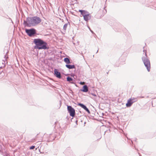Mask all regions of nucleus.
Returning <instances> with one entry per match:
<instances>
[{
    "label": "nucleus",
    "mask_w": 156,
    "mask_h": 156,
    "mask_svg": "<svg viewBox=\"0 0 156 156\" xmlns=\"http://www.w3.org/2000/svg\"><path fill=\"white\" fill-rule=\"evenodd\" d=\"M82 16H83L84 20L86 22H88L91 18V15L88 12H87Z\"/></svg>",
    "instance_id": "423d86ee"
},
{
    "label": "nucleus",
    "mask_w": 156,
    "mask_h": 156,
    "mask_svg": "<svg viewBox=\"0 0 156 156\" xmlns=\"http://www.w3.org/2000/svg\"><path fill=\"white\" fill-rule=\"evenodd\" d=\"M79 12H80L81 15L83 16L86 13V12H87V11H86L84 10H79Z\"/></svg>",
    "instance_id": "2eb2a0df"
},
{
    "label": "nucleus",
    "mask_w": 156,
    "mask_h": 156,
    "mask_svg": "<svg viewBox=\"0 0 156 156\" xmlns=\"http://www.w3.org/2000/svg\"><path fill=\"white\" fill-rule=\"evenodd\" d=\"M98 50H97V52H96V53H98Z\"/></svg>",
    "instance_id": "4be33fe9"
},
{
    "label": "nucleus",
    "mask_w": 156,
    "mask_h": 156,
    "mask_svg": "<svg viewBox=\"0 0 156 156\" xmlns=\"http://www.w3.org/2000/svg\"><path fill=\"white\" fill-rule=\"evenodd\" d=\"M34 148H35V146H32L30 147V149H33Z\"/></svg>",
    "instance_id": "f3484780"
},
{
    "label": "nucleus",
    "mask_w": 156,
    "mask_h": 156,
    "mask_svg": "<svg viewBox=\"0 0 156 156\" xmlns=\"http://www.w3.org/2000/svg\"><path fill=\"white\" fill-rule=\"evenodd\" d=\"M81 91L84 92H87L88 91V88L86 85H84L83 87V89L81 90Z\"/></svg>",
    "instance_id": "1a4fd4ad"
},
{
    "label": "nucleus",
    "mask_w": 156,
    "mask_h": 156,
    "mask_svg": "<svg viewBox=\"0 0 156 156\" xmlns=\"http://www.w3.org/2000/svg\"><path fill=\"white\" fill-rule=\"evenodd\" d=\"M78 105L81 107L82 108H83L86 111H87L88 113H90V112L88 109L87 107L84 105L81 104L79 103Z\"/></svg>",
    "instance_id": "6e6552de"
},
{
    "label": "nucleus",
    "mask_w": 156,
    "mask_h": 156,
    "mask_svg": "<svg viewBox=\"0 0 156 156\" xmlns=\"http://www.w3.org/2000/svg\"><path fill=\"white\" fill-rule=\"evenodd\" d=\"M41 21V19L37 16L28 17L27 19V21L24 20L23 25L25 27H33L38 25Z\"/></svg>",
    "instance_id": "f257e3e1"
},
{
    "label": "nucleus",
    "mask_w": 156,
    "mask_h": 156,
    "mask_svg": "<svg viewBox=\"0 0 156 156\" xmlns=\"http://www.w3.org/2000/svg\"><path fill=\"white\" fill-rule=\"evenodd\" d=\"M67 80L68 81H69L71 83H73V79L72 78L69 76H68L67 78Z\"/></svg>",
    "instance_id": "ddd939ff"
},
{
    "label": "nucleus",
    "mask_w": 156,
    "mask_h": 156,
    "mask_svg": "<svg viewBox=\"0 0 156 156\" xmlns=\"http://www.w3.org/2000/svg\"><path fill=\"white\" fill-rule=\"evenodd\" d=\"M139 97H137L136 98H131L130 99V100H131L132 102V103H133L134 102H135L137 101L139 98Z\"/></svg>",
    "instance_id": "9d476101"
},
{
    "label": "nucleus",
    "mask_w": 156,
    "mask_h": 156,
    "mask_svg": "<svg viewBox=\"0 0 156 156\" xmlns=\"http://www.w3.org/2000/svg\"><path fill=\"white\" fill-rule=\"evenodd\" d=\"M34 42L36 45L34 47L35 49H48L49 48L47 43L40 38L34 39Z\"/></svg>",
    "instance_id": "f03ea898"
},
{
    "label": "nucleus",
    "mask_w": 156,
    "mask_h": 156,
    "mask_svg": "<svg viewBox=\"0 0 156 156\" xmlns=\"http://www.w3.org/2000/svg\"><path fill=\"white\" fill-rule=\"evenodd\" d=\"M133 103L130 100V99H129L127 101V103L126 104V105L127 107H130L132 104Z\"/></svg>",
    "instance_id": "9b49d317"
},
{
    "label": "nucleus",
    "mask_w": 156,
    "mask_h": 156,
    "mask_svg": "<svg viewBox=\"0 0 156 156\" xmlns=\"http://www.w3.org/2000/svg\"><path fill=\"white\" fill-rule=\"evenodd\" d=\"M94 96H95L96 95L95 94L93 95Z\"/></svg>",
    "instance_id": "5701e85b"
},
{
    "label": "nucleus",
    "mask_w": 156,
    "mask_h": 156,
    "mask_svg": "<svg viewBox=\"0 0 156 156\" xmlns=\"http://www.w3.org/2000/svg\"><path fill=\"white\" fill-rule=\"evenodd\" d=\"M8 58V57L7 56H6V55H5L4 58H5V60H7V58Z\"/></svg>",
    "instance_id": "a211bd4d"
},
{
    "label": "nucleus",
    "mask_w": 156,
    "mask_h": 156,
    "mask_svg": "<svg viewBox=\"0 0 156 156\" xmlns=\"http://www.w3.org/2000/svg\"><path fill=\"white\" fill-rule=\"evenodd\" d=\"M140 98H144L143 97H140Z\"/></svg>",
    "instance_id": "412c9836"
},
{
    "label": "nucleus",
    "mask_w": 156,
    "mask_h": 156,
    "mask_svg": "<svg viewBox=\"0 0 156 156\" xmlns=\"http://www.w3.org/2000/svg\"><path fill=\"white\" fill-rule=\"evenodd\" d=\"M66 67L69 69H73L75 68V66L74 65H70L68 64H66Z\"/></svg>",
    "instance_id": "f8f14e48"
},
{
    "label": "nucleus",
    "mask_w": 156,
    "mask_h": 156,
    "mask_svg": "<svg viewBox=\"0 0 156 156\" xmlns=\"http://www.w3.org/2000/svg\"><path fill=\"white\" fill-rule=\"evenodd\" d=\"M67 109L69 112V113L70 115L74 117L75 115V110L71 106H67Z\"/></svg>",
    "instance_id": "39448f33"
},
{
    "label": "nucleus",
    "mask_w": 156,
    "mask_h": 156,
    "mask_svg": "<svg viewBox=\"0 0 156 156\" xmlns=\"http://www.w3.org/2000/svg\"><path fill=\"white\" fill-rule=\"evenodd\" d=\"M54 74L55 76L57 78H61V75L60 73L58 71L57 69H55L54 70Z\"/></svg>",
    "instance_id": "0eeeda50"
},
{
    "label": "nucleus",
    "mask_w": 156,
    "mask_h": 156,
    "mask_svg": "<svg viewBox=\"0 0 156 156\" xmlns=\"http://www.w3.org/2000/svg\"><path fill=\"white\" fill-rule=\"evenodd\" d=\"M69 24V23H66L64 24V26H63V29L64 30H66L67 27Z\"/></svg>",
    "instance_id": "dca6fc26"
},
{
    "label": "nucleus",
    "mask_w": 156,
    "mask_h": 156,
    "mask_svg": "<svg viewBox=\"0 0 156 156\" xmlns=\"http://www.w3.org/2000/svg\"><path fill=\"white\" fill-rule=\"evenodd\" d=\"M64 61L66 64H69L70 63L69 59L67 58H64Z\"/></svg>",
    "instance_id": "4468645a"
},
{
    "label": "nucleus",
    "mask_w": 156,
    "mask_h": 156,
    "mask_svg": "<svg viewBox=\"0 0 156 156\" xmlns=\"http://www.w3.org/2000/svg\"><path fill=\"white\" fill-rule=\"evenodd\" d=\"M87 27H88V29H89V30H91V29H90V27H89V26H87Z\"/></svg>",
    "instance_id": "aec40b11"
},
{
    "label": "nucleus",
    "mask_w": 156,
    "mask_h": 156,
    "mask_svg": "<svg viewBox=\"0 0 156 156\" xmlns=\"http://www.w3.org/2000/svg\"><path fill=\"white\" fill-rule=\"evenodd\" d=\"M5 156H7V155H5Z\"/></svg>",
    "instance_id": "b1692460"
},
{
    "label": "nucleus",
    "mask_w": 156,
    "mask_h": 156,
    "mask_svg": "<svg viewBox=\"0 0 156 156\" xmlns=\"http://www.w3.org/2000/svg\"><path fill=\"white\" fill-rule=\"evenodd\" d=\"M25 31L26 33L30 37H31L33 36L36 33V30L34 29H26Z\"/></svg>",
    "instance_id": "20e7f679"
},
{
    "label": "nucleus",
    "mask_w": 156,
    "mask_h": 156,
    "mask_svg": "<svg viewBox=\"0 0 156 156\" xmlns=\"http://www.w3.org/2000/svg\"><path fill=\"white\" fill-rule=\"evenodd\" d=\"M143 51L145 53V57H143L142 58V59L145 66L147 68V70L148 72H149L151 69V64L150 61L147 58L146 51L144 49Z\"/></svg>",
    "instance_id": "7ed1b4c3"
},
{
    "label": "nucleus",
    "mask_w": 156,
    "mask_h": 156,
    "mask_svg": "<svg viewBox=\"0 0 156 156\" xmlns=\"http://www.w3.org/2000/svg\"><path fill=\"white\" fill-rule=\"evenodd\" d=\"M90 31H91V32L92 33V34H93L94 33L93 31L92 30H90Z\"/></svg>",
    "instance_id": "6ab92c4d"
}]
</instances>
